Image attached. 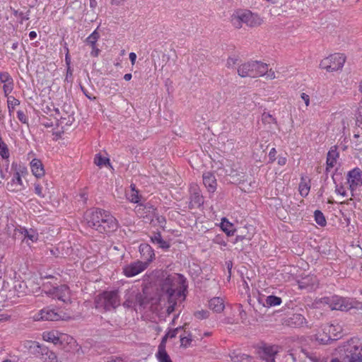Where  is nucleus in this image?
Segmentation results:
<instances>
[{
	"label": "nucleus",
	"instance_id": "6e6552de",
	"mask_svg": "<svg viewBox=\"0 0 362 362\" xmlns=\"http://www.w3.org/2000/svg\"><path fill=\"white\" fill-rule=\"evenodd\" d=\"M43 291L47 296L63 303H69L71 301V293L66 285L55 286L49 283H45L43 284Z\"/></svg>",
	"mask_w": 362,
	"mask_h": 362
},
{
	"label": "nucleus",
	"instance_id": "f704fd0d",
	"mask_svg": "<svg viewBox=\"0 0 362 362\" xmlns=\"http://www.w3.org/2000/svg\"><path fill=\"white\" fill-rule=\"evenodd\" d=\"M94 163L101 168L103 166L110 165V159L107 157L102 156L100 153L95 155L94 158Z\"/></svg>",
	"mask_w": 362,
	"mask_h": 362
},
{
	"label": "nucleus",
	"instance_id": "0eeeda50",
	"mask_svg": "<svg viewBox=\"0 0 362 362\" xmlns=\"http://www.w3.org/2000/svg\"><path fill=\"white\" fill-rule=\"evenodd\" d=\"M119 305L120 299L117 291H105L95 299V307L98 309L109 310L116 308Z\"/></svg>",
	"mask_w": 362,
	"mask_h": 362
},
{
	"label": "nucleus",
	"instance_id": "4d7b16f0",
	"mask_svg": "<svg viewBox=\"0 0 362 362\" xmlns=\"http://www.w3.org/2000/svg\"><path fill=\"white\" fill-rule=\"evenodd\" d=\"M302 100L305 102V105L308 107L310 105V97L305 93H303L300 95Z\"/></svg>",
	"mask_w": 362,
	"mask_h": 362
},
{
	"label": "nucleus",
	"instance_id": "393cba45",
	"mask_svg": "<svg viewBox=\"0 0 362 362\" xmlns=\"http://www.w3.org/2000/svg\"><path fill=\"white\" fill-rule=\"evenodd\" d=\"M151 241L153 244L158 245V247L163 250H168L170 247L169 242L163 239L160 233H154L151 236Z\"/></svg>",
	"mask_w": 362,
	"mask_h": 362
},
{
	"label": "nucleus",
	"instance_id": "3c124183",
	"mask_svg": "<svg viewBox=\"0 0 362 362\" xmlns=\"http://www.w3.org/2000/svg\"><path fill=\"white\" fill-rule=\"evenodd\" d=\"M276 150L272 148L269 153V162L273 163L276 160Z\"/></svg>",
	"mask_w": 362,
	"mask_h": 362
},
{
	"label": "nucleus",
	"instance_id": "9d476101",
	"mask_svg": "<svg viewBox=\"0 0 362 362\" xmlns=\"http://www.w3.org/2000/svg\"><path fill=\"white\" fill-rule=\"evenodd\" d=\"M126 300L123 305L126 308H132L137 310L138 309L145 308L147 300L143 294L138 291L131 290L127 291L125 295Z\"/></svg>",
	"mask_w": 362,
	"mask_h": 362
},
{
	"label": "nucleus",
	"instance_id": "de8ad7c7",
	"mask_svg": "<svg viewBox=\"0 0 362 362\" xmlns=\"http://www.w3.org/2000/svg\"><path fill=\"white\" fill-rule=\"evenodd\" d=\"M194 316L198 320H203V319H206L208 317L209 313L206 310H202L195 312Z\"/></svg>",
	"mask_w": 362,
	"mask_h": 362
},
{
	"label": "nucleus",
	"instance_id": "09e8293b",
	"mask_svg": "<svg viewBox=\"0 0 362 362\" xmlns=\"http://www.w3.org/2000/svg\"><path fill=\"white\" fill-rule=\"evenodd\" d=\"M17 117L19 121L23 124H28V119L25 114L22 110H18L17 112Z\"/></svg>",
	"mask_w": 362,
	"mask_h": 362
},
{
	"label": "nucleus",
	"instance_id": "5701e85b",
	"mask_svg": "<svg viewBox=\"0 0 362 362\" xmlns=\"http://www.w3.org/2000/svg\"><path fill=\"white\" fill-rule=\"evenodd\" d=\"M139 252L141 257L146 260L144 262H148V264L152 262L155 257L153 248L148 244H141L139 246Z\"/></svg>",
	"mask_w": 362,
	"mask_h": 362
},
{
	"label": "nucleus",
	"instance_id": "5fc2aeb1",
	"mask_svg": "<svg viewBox=\"0 0 362 362\" xmlns=\"http://www.w3.org/2000/svg\"><path fill=\"white\" fill-rule=\"evenodd\" d=\"M264 76H266V78H268V79H274V78H276L275 72L272 69H269V70L267 69V73Z\"/></svg>",
	"mask_w": 362,
	"mask_h": 362
},
{
	"label": "nucleus",
	"instance_id": "8fccbe9b",
	"mask_svg": "<svg viewBox=\"0 0 362 362\" xmlns=\"http://www.w3.org/2000/svg\"><path fill=\"white\" fill-rule=\"evenodd\" d=\"M192 341V338L190 337H181L180 343L181 346L187 347L188 346Z\"/></svg>",
	"mask_w": 362,
	"mask_h": 362
},
{
	"label": "nucleus",
	"instance_id": "2eb2a0df",
	"mask_svg": "<svg viewBox=\"0 0 362 362\" xmlns=\"http://www.w3.org/2000/svg\"><path fill=\"white\" fill-rule=\"evenodd\" d=\"M35 320H50L57 321L59 320H66L67 317L62 316L60 314L56 313L54 310L45 308L40 310L37 314L33 316Z\"/></svg>",
	"mask_w": 362,
	"mask_h": 362
},
{
	"label": "nucleus",
	"instance_id": "b1692460",
	"mask_svg": "<svg viewBox=\"0 0 362 362\" xmlns=\"http://www.w3.org/2000/svg\"><path fill=\"white\" fill-rule=\"evenodd\" d=\"M30 165L31 172L35 177L40 178L45 175L44 166L40 160L34 158L31 160Z\"/></svg>",
	"mask_w": 362,
	"mask_h": 362
},
{
	"label": "nucleus",
	"instance_id": "ea45409f",
	"mask_svg": "<svg viewBox=\"0 0 362 362\" xmlns=\"http://www.w3.org/2000/svg\"><path fill=\"white\" fill-rule=\"evenodd\" d=\"M42 356L44 358L45 362H57V355L53 351H49L47 348L44 352V356Z\"/></svg>",
	"mask_w": 362,
	"mask_h": 362
},
{
	"label": "nucleus",
	"instance_id": "412c9836",
	"mask_svg": "<svg viewBox=\"0 0 362 362\" xmlns=\"http://www.w3.org/2000/svg\"><path fill=\"white\" fill-rule=\"evenodd\" d=\"M55 117L57 120V124L62 126V128L65 127H69L72 124L74 121V117L72 114L66 113L64 116H60L59 118L57 116L60 115V112L58 108H54Z\"/></svg>",
	"mask_w": 362,
	"mask_h": 362
},
{
	"label": "nucleus",
	"instance_id": "a878e982",
	"mask_svg": "<svg viewBox=\"0 0 362 362\" xmlns=\"http://www.w3.org/2000/svg\"><path fill=\"white\" fill-rule=\"evenodd\" d=\"M209 307L216 313H221L225 308L224 300L220 297H214L209 302Z\"/></svg>",
	"mask_w": 362,
	"mask_h": 362
},
{
	"label": "nucleus",
	"instance_id": "58836bf2",
	"mask_svg": "<svg viewBox=\"0 0 362 362\" xmlns=\"http://www.w3.org/2000/svg\"><path fill=\"white\" fill-rule=\"evenodd\" d=\"M181 327H178L173 329H170L162 338L161 342L163 343V345L166 344V341L168 338H174L177 334V332L180 329H181Z\"/></svg>",
	"mask_w": 362,
	"mask_h": 362
},
{
	"label": "nucleus",
	"instance_id": "aec40b11",
	"mask_svg": "<svg viewBox=\"0 0 362 362\" xmlns=\"http://www.w3.org/2000/svg\"><path fill=\"white\" fill-rule=\"evenodd\" d=\"M280 348L276 345L265 346L262 349V358L266 362H275V356L279 352Z\"/></svg>",
	"mask_w": 362,
	"mask_h": 362
},
{
	"label": "nucleus",
	"instance_id": "a19ab883",
	"mask_svg": "<svg viewBox=\"0 0 362 362\" xmlns=\"http://www.w3.org/2000/svg\"><path fill=\"white\" fill-rule=\"evenodd\" d=\"M314 215H315V220L318 225H320V226H324L326 225V220H325V216L320 211L316 210L315 211Z\"/></svg>",
	"mask_w": 362,
	"mask_h": 362
},
{
	"label": "nucleus",
	"instance_id": "1a4fd4ad",
	"mask_svg": "<svg viewBox=\"0 0 362 362\" xmlns=\"http://www.w3.org/2000/svg\"><path fill=\"white\" fill-rule=\"evenodd\" d=\"M345 62L346 57L343 54L334 53L322 59L319 66L327 72H334L341 70Z\"/></svg>",
	"mask_w": 362,
	"mask_h": 362
},
{
	"label": "nucleus",
	"instance_id": "f8f14e48",
	"mask_svg": "<svg viewBox=\"0 0 362 362\" xmlns=\"http://www.w3.org/2000/svg\"><path fill=\"white\" fill-rule=\"evenodd\" d=\"M325 332H327L328 335L323 337L321 334L316 335V339L321 344H327L331 340H336L341 337L342 332V327L339 323L332 324L327 326L324 329Z\"/></svg>",
	"mask_w": 362,
	"mask_h": 362
},
{
	"label": "nucleus",
	"instance_id": "c756f323",
	"mask_svg": "<svg viewBox=\"0 0 362 362\" xmlns=\"http://www.w3.org/2000/svg\"><path fill=\"white\" fill-rule=\"evenodd\" d=\"M339 157V153L336 149H330L327 156V170L329 168H333L336 163L337 158Z\"/></svg>",
	"mask_w": 362,
	"mask_h": 362
},
{
	"label": "nucleus",
	"instance_id": "7ed1b4c3",
	"mask_svg": "<svg viewBox=\"0 0 362 362\" xmlns=\"http://www.w3.org/2000/svg\"><path fill=\"white\" fill-rule=\"evenodd\" d=\"M228 21L235 29H240L243 25L249 28H255L263 23V19L256 13L245 8L234 9L230 15Z\"/></svg>",
	"mask_w": 362,
	"mask_h": 362
},
{
	"label": "nucleus",
	"instance_id": "72a5a7b5",
	"mask_svg": "<svg viewBox=\"0 0 362 362\" xmlns=\"http://www.w3.org/2000/svg\"><path fill=\"white\" fill-rule=\"evenodd\" d=\"M221 228L228 236L233 235L235 233L233 225L225 218L222 219Z\"/></svg>",
	"mask_w": 362,
	"mask_h": 362
},
{
	"label": "nucleus",
	"instance_id": "cd10ccee",
	"mask_svg": "<svg viewBox=\"0 0 362 362\" xmlns=\"http://www.w3.org/2000/svg\"><path fill=\"white\" fill-rule=\"evenodd\" d=\"M156 358L158 362H173L165 350V345H163V343H160L158 345Z\"/></svg>",
	"mask_w": 362,
	"mask_h": 362
},
{
	"label": "nucleus",
	"instance_id": "13d9d810",
	"mask_svg": "<svg viewBox=\"0 0 362 362\" xmlns=\"http://www.w3.org/2000/svg\"><path fill=\"white\" fill-rule=\"evenodd\" d=\"M129 59L132 65H134L136 60V54L134 52H130L129 54Z\"/></svg>",
	"mask_w": 362,
	"mask_h": 362
},
{
	"label": "nucleus",
	"instance_id": "e2e57ef3",
	"mask_svg": "<svg viewBox=\"0 0 362 362\" xmlns=\"http://www.w3.org/2000/svg\"><path fill=\"white\" fill-rule=\"evenodd\" d=\"M10 317L8 315H0V322L1 321H7L8 320Z\"/></svg>",
	"mask_w": 362,
	"mask_h": 362
},
{
	"label": "nucleus",
	"instance_id": "2f4dec72",
	"mask_svg": "<svg viewBox=\"0 0 362 362\" xmlns=\"http://www.w3.org/2000/svg\"><path fill=\"white\" fill-rule=\"evenodd\" d=\"M316 278L315 276H308L305 278L303 279L301 281L298 282L299 287L300 288H313L314 286L316 283Z\"/></svg>",
	"mask_w": 362,
	"mask_h": 362
},
{
	"label": "nucleus",
	"instance_id": "bb28decb",
	"mask_svg": "<svg viewBox=\"0 0 362 362\" xmlns=\"http://www.w3.org/2000/svg\"><path fill=\"white\" fill-rule=\"evenodd\" d=\"M125 196L129 202L135 204L139 203L141 198L134 184H132L129 189L126 190Z\"/></svg>",
	"mask_w": 362,
	"mask_h": 362
},
{
	"label": "nucleus",
	"instance_id": "0e129e2a",
	"mask_svg": "<svg viewBox=\"0 0 362 362\" xmlns=\"http://www.w3.org/2000/svg\"><path fill=\"white\" fill-rule=\"evenodd\" d=\"M132 78V75L131 74H126L124 75V79L125 81H130Z\"/></svg>",
	"mask_w": 362,
	"mask_h": 362
},
{
	"label": "nucleus",
	"instance_id": "f03ea898",
	"mask_svg": "<svg viewBox=\"0 0 362 362\" xmlns=\"http://www.w3.org/2000/svg\"><path fill=\"white\" fill-rule=\"evenodd\" d=\"M84 218L89 227L100 233H108L115 230L118 224L116 218L108 211L93 209L88 210Z\"/></svg>",
	"mask_w": 362,
	"mask_h": 362
},
{
	"label": "nucleus",
	"instance_id": "bf43d9fd",
	"mask_svg": "<svg viewBox=\"0 0 362 362\" xmlns=\"http://www.w3.org/2000/svg\"><path fill=\"white\" fill-rule=\"evenodd\" d=\"M126 0H110L112 5L121 6L123 5Z\"/></svg>",
	"mask_w": 362,
	"mask_h": 362
},
{
	"label": "nucleus",
	"instance_id": "423d86ee",
	"mask_svg": "<svg viewBox=\"0 0 362 362\" xmlns=\"http://www.w3.org/2000/svg\"><path fill=\"white\" fill-rule=\"evenodd\" d=\"M267 71V64L258 61L243 63L238 67V74L241 77H258Z\"/></svg>",
	"mask_w": 362,
	"mask_h": 362
},
{
	"label": "nucleus",
	"instance_id": "20e7f679",
	"mask_svg": "<svg viewBox=\"0 0 362 362\" xmlns=\"http://www.w3.org/2000/svg\"><path fill=\"white\" fill-rule=\"evenodd\" d=\"M313 305L316 308L327 307L332 310L348 311L355 307V302L350 298L332 296L315 299Z\"/></svg>",
	"mask_w": 362,
	"mask_h": 362
},
{
	"label": "nucleus",
	"instance_id": "79ce46f5",
	"mask_svg": "<svg viewBox=\"0 0 362 362\" xmlns=\"http://www.w3.org/2000/svg\"><path fill=\"white\" fill-rule=\"evenodd\" d=\"M356 124L362 129V106L357 108L355 113Z\"/></svg>",
	"mask_w": 362,
	"mask_h": 362
},
{
	"label": "nucleus",
	"instance_id": "774afa93",
	"mask_svg": "<svg viewBox=\"0 0 362 362\" xmlns=\"http://www.w3.org/2000/svg\"><path fill=\"white\" fill-rule=\"evenodd\" d=\"M359 91L362 93V81L359 83Z\"/></svg>",
	"mask_w": 362,
	"mask_h": 362
},
{
	"label": "nucleus",
	"instance_id": "69168bd1",
	"mask_svg": "<svg viewBox=\"0 0 362 362\" xmlns=\"http://www.w3.org/2000/svg\"><path fill=\"white\" fill-rule=\"evenodd\" d=\"M65 59H66V62L67 64H69L70 63V58H69V51L67 50V53L66 54V57H65Z\"/></svg>",
	"mask_w": 362,
	"mask_h": 362
},
{
	"label": "nucleus",
	"instance_id": "a18cd8bd",
	"mask_svg": "<svg viewBox=\"0 0 362 362\" xmlns=\"http://www.w3.org/2000/svg\"><path fill=\"white\" fill-rule=\"evenodd\" d=\"M292 320H296L297 325H302L305 322V318L300 314H295L293 315Z\"/></svg>",
	"mask_w": 362,
	"mask_h": 362
},
{
	"label": "nucleus",
	"instance_id": "6ab92c4d",
	"mask_svg": "<svg viewBox=\"0 0 362 362\" xmlns=\"http://www.w3.org/2000/svg\"><path fill=\"white\" fill-rule=\"evenodd\" d=\"M203 183L210 193H214L217 187V182L214 173L211 172L204 173L202 175Z\"/></svg>",
	"mask_w": 362,
	"mask_h": 362
},
{
	"label": "nucleus",
	"instance_id": "4be33fe9",
	"mask_svg": "<svg viewBox=\"0 0 362 362\" xmlns=\"http://www.w3.org/2000/svg\"><path fill=\"white\" fill-rule=\"evenodd\" d=\"M25 347L28 349L30 354L37 356H44V352L46 351L45 346L40 345L39 342L35 341H27Z\"/></svg>",
	"mask_w": 362,
	"mask_h": 362
},
{
	"label": "nucleus",
	"instance_id": "e433bc0d",
	"mask_svg": "<svg viewBox=\"0 0 362 362\" xmlns=\"http://www.w3.org/2000/svg\"><path fill=\"white\" fill-rule=\"evenodd\" d=\"M0 156L3 159H8L10 157L8 146L4 141L2 137L0 138Z\"/></svg>",
	"mask_w": 362,
	"mask_h": 362
},
{
	"label": "nucleus",
	"instance_id": "680f3d73",
	"mask_svg": "<svg viewBox=\"0 0 362 362\" xmlns=\"http://www.w3.org/2000/svg\"><path fill=\"white\" fill-rule=\"evenodd\" d=\"M36 37H37V33H36V32H35V31H30V32L29 33V37H30V40H34V39H35V38H36Z\"/></svg>",
	"mask_w": 362,
	"mask_h": 362
},
{
	"label": "nucleus",
	"instance_id": "37998d69",
	"mask_svg": "<svg viewBox=\"0 0 362 362\" xmlns=\"http://www.w3.org/2000/svg\"><path fill=\"white\" fill-rule=\"evenodd\" d=\"M35 193L40 198H44L46 195L42 186L39 182L34 183Z\"/></svg>",
	"mask_w": 362,
	"mask_h": 362
},
{
	"label": "nucleus",
	"instance_id": "c85d7f7f",
	"mask_svg": "<svg viewBox=\"0 0 362 362\" xmlns=\"http://www.w3.org/2000/svg\"><path fill=\"white\" fill-rule=\"evenodd\" d=\"M22 234L24 235V240L28 245L36 243L38 240V233L33 229H23Z\"/></svg>",
	"mask_w": 362,
	"mask_h": 362
},
{
	"label": "nucleus",
	"instance_id": "c9c22d12",
	"mask_svg": "<svg viewBox=\"0 0 362 362\" xmlns=\"http://www.w3.org/2000/svg\"><path fill=\"white\" fill-rule=\"evenodd\" d=\"M282 303L281 298L276 296H269L266 298L265 306L273 307L281 305Z\"/></svg>",
	"mask_w": 362,
	"mask_h": 362
},
{
	"label": "nucleus",
	"instance_id": "39448f33",
	"mask_svg": "<svg viewBox=\"0 0 362 362\" xmlns=\"http://www.w3.org/2000/svg\"><path fill=\"white\" fill-rule=\"evenodd\" d=\"M336 351L344 361L357 362L362 359V343L358 338L353 337L339 346Z\"/></svg>",
	"mask_w": 362,
	"mask_h": 362
},
{
	"label": "nucleus",
	"instance_id": "a211bd4d",
	"mask_svg": "<svg viewBox=\"0 0 362 362\" xmlns=\"http://www.w3.org/2000/svg\"><path fill=\"white\" fill-rule=\"evenodd\" d=\"M99 37L100 34L96 29L86 40V42L91 47L90 55L93 57H97L100 53V49L96 45Z\"/></svg>",
	"mask_w": 362,
	"mask_h": 362
},
{
	"label": "nucleus",
	"instance_id": "c03bdc74",
	"mask_svg": "<svg viewBox=\"0 0 362 362\" xmlns=\"http://www.w3.org/2000/svg\"><path fill=\"white\" fill-rule=\"evenodd\" d=\"M127 358L126 356H112L107 358L105 362H127Z\"/></svg>",
	"mask_w": 362,
	"mask_h": 362
},
{
	"label": "nucleus",
	"instance_id": "4c0bfd02",
	"mask_svg": "<svg viewBox=\"0 0 362 362\" xmlns=\"http://www.w3.org/2000/svg\"><path fill=\"white\" fill-rule=\"evenodd\" d=\"M7 105L9 115H11L13 112L15 107L20 105V101L13 96L7 97Z\"/></svg>",
	"mask_w": 362,
	"mask_h": 362
},
{
	"label": "nucleus",
	"instance_id": "9b49d317",
	"mask_svg": "<svg viewBox=\"0 0 362 362\" xmlns=\"http://www.w3.org/2000/svg\"><path fill=\"white\" fill-rule=\"evenodd\" d=\"M42 339L46 341L53 343L54 345H63L64 343L71 344L76 342L72 337L56 330L43 332Z\"/></svg>",
	"mask_w": 362,
	"mask_h": 362
},
{
	"label": "nucleus",
	"instance_id": "338daca9",
	"mask_svg": "<svg viewBox=\"0 0 362 362\" xmlns=\"http://www.w3.org/2000/svg\"><path fill=\"white\" fill-rule=\"evenodd\" d=\"M267 117H269V119L274 120V119L272 117V116L269 114L264 115V119H266Z\"/></svg>",
	"mask_w": 362,
	"mask_h": 362
},
{
	"label": "nucleus",
	"instance_id": "4468645a",
	"mask_svg": "<svg viewBox=\"0 0 362 362\" xmlns=\"http://www.w3.org/2000/svg\"><path fill=\"white\" fill-rule=\"evenodd\" d=\"M347 182L353 196L354 192L362 186V170L358 168L350 170L347 175Z\"/></svg>",
	"mask_w": 362,
	"mask_h": 362
},
{
	"label": "nucleus",
	"instance_id": "ddd939ff",
	"mask_svg": "<svg viewBox=\"0 0 362 362\" xmlns=\"http://www.w3.org/2000/svg\"><path fill=\"white\" fill-rule=\"evenodd\" d=\"M27 174V170L25 168H20L16 171L12 179L6 185V188L10 192H20L25 189V185L22 180V177Z\"/></svg>",
	"mask_w": 362,
	"mask_h": 362
},
{
	"label": "nucleus",
	"instance_id": "f257e3e1",
	"mask_svg": "<svg viewBox=\"0 0 362 362\" xmlns=\"http://www.w3.org/2000/svg\"><path fill=\"white\" fill-rule=\"evenodd\" d=\"M187 284L185 277L179 274L168 276L160 286L161 296L160 300H167V313H172L175 310L177 300H184Z\"/></svg>",
	"mask_w": 362,
	"mask_h": 362
},
{
	"label": "nucleus",
	"instance_id": "f3484780",
	"mask_svg": "<svg viewBox=\"0 0 362 362\" xmlns=\"http://www.w3.org/2000/svg\"><path fill=\"white\" fill-rule=\"evenodd\" d=\"M0 83H3V91L5 97L12 93L14 88L13 79L7 71L0 72Z\"/></svg>",
	"mask_w": 362,
	"mask_h": 362
},
{
	"label": "nucleus",
	"instance_id": "864d4df0",
	"mask_svg": "<svg viewBox=\"0 0 362 362\" xmlns=\"http://www.w3.org/2000/svg\"><path fill=\"white\" fill-rule=\"evenodd\" d=\"M41 124L43 125L44 127L48 128V127H52L53 124L52 122H50L49 119H47V118H46L45 117H42L41 119Z\"/></svg>",
	"mask_w": 362,
	"mask_h": 362
},
{
	"label": "nucleus",
	"instance_id": "052dcab7",
	"mask_svg": "<svg viewBox=\"0 0 362 362\" xmlns=\"http://www.w3.org/2000/svg\"><path fill=\"white\" fill-rule=\"evenodd\" d=\"M158 221L160 226L161 227H163V226H164V224L165 223V219L164 217L160 216V217L158 218Z\"/></svg>",
	"mask_w": 362,
	"mask_h": 362
},
{
	"label": "nucleus",
	"instance_id": "7c9ffc66",
	"mask_svg": "<svg viewBox=\"0 0 362 362\" xmlns=\"http://www.w3.org/2000/svg\"><path fill=\"white\" fill-rule=\"evenodd\" d=\"M299 192L302 197H305L310 192V181L307 177H302L298 187Z\"/></svg>",
	"mask_w": 362,
	"mask_h": 362
},
{
	"label": "nucleus",
	"instance_id": "dca6fc26",
	"mask_svg": "<svg viewBox=\"0 0 362 362\" xmlns=\"http://www.w3.org/2000/svg\"><path fill=\"white\" fill-rule=\"evenodd\" d=\"M147 267L148 262L136 261L125 266L123 272L126 276L132 277L144 271Z\"/></svg>",
	"mask_w": 362,
	"mask_h": 362
},
{
	"label": "nucleus",
	"instance_id": "473e14b6",
	"mask_svg": "<svg viewBox=\"0 0 362 362\" xmlns=\"http://www.w3.org/2000/svg\"><path fill=\"white\" fill-rule=\"evenodd\" d=\"M230 358L231 361L233 362H253L252 357L241 353L237 354L233 352L230 356Z\"/></svg>",
	"mask_w": 362,
	"mask_h": 362
},
{
	"label": "nucleus",
	"instance_id": "6e6d98bb",
	"mask_svg": "<svg viewBox=\"0 0 362 362\" xmlns=\"http://www.w3.org/2000/svg\"><path fill=\"white\" fill-rule=\"evenodd\" d=\"M286 162H287L286 157L281 156H279L278 157V160H277L278 165H279L281 166H284V165H285L286 164Z\"/></svg>",
	"mask_w": 362,
	"mask_h": 362
},
{
	"label": "nucleus",
	"instance_id": "49530a36",
	"mask_svg": "<svg viewBox=\"0 0 362 362\" xmlns=\"http://www.w3.org/2000/svg\"><path fill=\"white\" fill-rule=\"evenodd\" d=\"M335 192L344 197L348 196L345 187L341 185H336Z\"/></svg>",
	"mask_w": 362,
	"mask_h": 362
},
{
	"label": "nucleus",
	"instance_id": "603ef678",
	"mask_svg": "<svg viewBox=\"0 0 362 362\" xmlns=\"http://www.w3.org/2000/svg\"><path fill=\"white\" fill-rule=\"evenodd\" d=\"M237 59L233 57H229L226 62V66L228 68H233L236 64Z\"/></svg>",
	"mask_w": 362,
	"mask_h": 362
}]
</instances>
